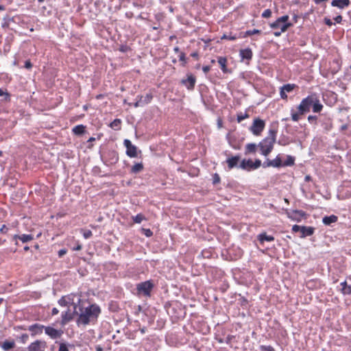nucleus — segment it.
Wrapping results in <instances>:
<instances>
[{
    "instance_id": "f257e3e1",
    "label": "nucleus",
    "mask_w": 351,
    "mask_h": 351,
    "mask_svg": "<svg viewBox=\"0 0 351 351\" xmlns=\"http://www.w3.org/2000/svg\"><path fill=\"white\" fill-rule=\"evenodd\" d=\"M313 107L314 112H319L323 108V105L320 103L318 97L315 94H312L303 99L298 106V111L291 110V119L293 121H298L301 115L310 111Z\"/></svg>"
},
{
    "instance_id": "f03ea898",
    "label": "nucleus",
    "mask_w": 351,
    "mask_h": 351,
    "mask_svg": "<svg viewBox=\"0 0 351 351\" xmlns=\"http://www.w3.org/2000/svg\"><path fill=\"white\" fill-rule=\"evenodd\" d=\"M99 313L100 308L95 304L82 308L80 309L77 322L79 324H88L90 322L96 319Z\"/></svg>"
},
{
    "instance_id": "7ed1b4c3",
    "label": "nucleus",
    "mask_w": 351,
    "mask_h": 351,
    "mask_svg": "<svg viewBox=\"0 0 351 351\" xmlns=\"http://www.w3.org/2000/svg\"><path fill=\"white\" fill-rule=\"evenodd\" d=\"M275 141V135L272 134L270 136L265 138L259 143L258 147H260L263 155L265 156H268L273 149Z\"/></svg>"
},
{
    "instance_id": "20e7f679",
    "label": "nucleus",
    "mask_w": 351,
    "mask_h": 351,
    "mask_svg": "<svg viewBox=\"0 0 351 351\" xmlns=\"http://www.w3.org/2000/svg\"><path fill=\"white\" fill-rule=\"evenodd\" d=\"M153 287L154 284L150 280L141 282L136 285L137 294L149 297Z\"/></svg>"
},
{
    "instance_id": "39448f33",
    "label": "nucleus",
    "mask_w": 351,
    "mask_h": 351,
    "mask_svg": "<svg viewBox=\"0 0 351 351\" xmlns=\"http://www.w3.org/2000/svg\"><path fill=\"white\" fill-rule=\"evenodd\" d=\"M288 19V15L282 16L278 18L274 23H271L270 26L272 29H281V32H286L287 29L291 26L290 23H287Z\"/></svg>"
},
{
    "instance_id": "423d86ee",
    "label": "nucleus",
    "mask_w": 351,
    "mask_h": 351,
    "mask_svg": "<svg viewBox=\"0 0 351 351\" xmlns=\"http://www.w3.org/2000/svg\"><path fill=\"white\" fill-rule=\"evenodd\" d=\"M265 128V122L259 119H255L251 127V131L254 135H259Z\"/></svg>"
},
{
    "instance_id": "0eeeda50",
    "label": "nucleus",
    "mask_w": 351,
    "mask_h": 351,
    "mask_svg": "<svg viewBox=\"0 0 351 351\" xmlns=\"http://www.w3.org/2000/svg\"><path fill=\"white\" fill-rule=\"evenodd\" d=\"M124 145L125 146L127 150L126 154L128 156L134 158L137 156V148L136 146L133 145L131 141L128 139H125L124 141Z\"/></svg>"
},
{
    "instance_id": "6e6552de",
    "label": "nucleus",
    "mask_w": 351,
    "mask_h": 351,
    "mask_svg": "<svg viewBox=\"0 0 351 351\" xmlns=\"http://www.w3.org/2000/svg\"><path fill=\"white\" fill-rule=\"evenodd\" d=\"M46 342L37 340L32 343L28 347L29 351H45Z\"/></svg>"
},
{
    "instance_id": "1a4fd4ad",
    "label": "nucleus",
    "mask_w": 351,
    "mask_h": 351,
    "mask_svg": "<svg viewBox=\"0 0 351 351\" xmlns=\"http://www.w3.org/2000/svg\"><path fill=\"white\" fill-rule=\"evenodd\" d=\"M64 298H66V303H67V305H71L73 307L74 312L77 313L76 308H77V303L80 302V298L79 296L71 294L67 296H64Z\"/></svg>"
},
{
    "instance_id": "9d476101",
    "label": "nucleus",
    "mask_w": 351,
    "mask_h": 351,
    "mask_svg": "<svg viewBox=\"0 0 351 351\" xmlns=\"http://www.w3.org/2000/svg\"><path fill=\"white\" fill-rule=\"evenodd\" d=\"M45 333L53 339L60 337L62 335V331L58 330L52 327H45Z\"/></svg>"
},
{
    "instance_id": "9b49d317",
    "label": "nucleus",
    "mask_w": 351,
    "mask_h": 351,
    "mask_svg": "<svg viewBox=\"0 0 351 351\" xmlns=\"http://www.w3.org/2000/svg\"><path fill=\"white\" fill-rule=\"evenodd\" d=\"M282 162L280 157L277 156L274 160L267 159L265 162H264L263 166L266 167H279L281 166Z\"/></svg>"
},
{
    "instance_id": "f8f14e48",
    "label": "nucleus",
    "mask_w": 351,
    "mask_h": 351,
    "mask_svg": "<svg viewBox=\"0 0 351 351\" xmlns=\"http://www.w3.org/2000/svg\"><path fill=\"white\" fill-rule=\"evenodd\" d=\"M182 83L185 85L189 89L194 87L195 83V78L192 75L188 76L186 79H183Z\"/></svg>"
},
{
    "instance_id": "ddd939ff",
    "label": "nucleus",
    "mask_w": 351,
    "mask_h": 351,
    "mask_svg": "<svg viewBox=\"0 0 351 351\" xmlns=\"http://www.w3.org/2000/svg\"><path fill=\"white\" fill-rule=\"evenodd\" d=\"M300 232V237L304 238L307 236H311L314 232V228L312 227L302 226Z\"/></svg>"
},
{
    "instance_id": "4468645a",
    "label": "nucleus",
    "mask_w": 351,
    "mask_h": 351,
    "mask_svg": "<svg viewBox=\"0 0 351 351\" xmlns=\"http://www.w3.org/2000/svg\"><path fill=\"white\" fill-rule=\"evenodd\" d=\"M239 167L243 169L248 171L254 169L253 161L252 160H243Z\"/></svg>"
},
{
    "instance_id": "2eb2a0df",
    "label": "nucleus",
    "mask_w": 351,
    "mask_h": 351,
    "mask_svg": "<svg viewBox=\"0 0 351 351\" xmlns=\"http://www.w3.org/2000/svg\"><path fill=\"white\" fill-rule=\"evenodd\" d=\"M73 313H75L74 311L71 312L70 310L62 311V323L63 324H64L66 322H68L69 320H71L73 318Z\"/></svg>"
},
{
    "instance_id": "dca6fc26",
    "label": "nucleus",
    "mask_w": 351,
    "mask_h": 351,
    "mask_svg": "<svg viewBox=\"0 0 351 351\" xmlns=\"http://www.w3.org/2000/svg\"><path fill=\"white\" fill-rule=\"evenodd\" d=\"M349 3V0H334L332 1L331 5L335 7L343 8L345 6H348Z\"/></svg>"
},
{
    "instance_id": "f3484780",
    "label": "nucleus",
    "mask_w": 351,
    "mask_h": 351,
    "mask_svg": "<svg viewBox=\"0 0 351 351\" xmlns=\"http://www.w3.org/2000/svg\"><path fill=\"white\" fill-rule=\"evenodd\" d=\"M240 160V157L238 156L230 158L227 160L228 167L232 169L237 166V164Z\"/></svg>"
},
{
    "instance_id": "a211bd4d",
    "label": "nucleus",
    "mask_w": 351,
    "mask_h": 351,
    "mask_svg": "<svg viewBox=\"0 0 351 351\" xmlns=\"http://www.w3.org/2000/svg\"><path fill=\"white\" fill-rule=\"evenodd\" d=\"M240 55L243 59L250 60L252 58V52L250 49H241L240 51Z\"/></svg>"
},
{
    "instance_id": "6ab92c4d",
    "label": "nucleus",
    "mask_w": 351,
    "mask_h": 351,
    "mask_svg": "<svg viewBox=\"0 0 351 351\" xmlns=\"http://www.w3.org/2000/svg\"><path fill=\"white\" fill-rule=\"evenodd\" d=\"M15 346V343L13 341H5L1 345V348L3 350L8 351L12 348H13Z\"/></svg>"
},
{
    "instance_id": "aec40b11",
    "label": "nucleus",
    "mask_w": 351,
    "mask_h": 351,
    "mask_svg": "<svg viewBox=\"0 0 351 351\" xmlns=\"http://www.w3.org/2000/svg\"><path fill=\"white\" fill-rule=\"evenodd\" d=\"M226 62H227V60H226V58H224V57H219L218 58V63L219 64V65L221 66V69H222V71L223 72H226V71H227Z\"/></svg>"
},
{
    "instance_id": "412c9836",
    "label": "nucleus",
    "mask_w": 351,
    "mask_h": 351,
    "mask_svg": "<svg viewBox=\"0 0 351 351\" xmlns=\"http://www.w3.org/2000/svg\"><path fill=\"white\" fill-rule=\"evenodd\" d=\"M259 241L263 243L265 241H271L274 240V238L271 236L267 235L265 233L261 234L258 236Z\"/></svg>"
},
{
    "instance_id": "4be33fe9",
    "label": "nucleus",
    "mask_w": 351,
    "mask_h": 351,
    "mask_svg": "<svg viewBox=\"0 0 351 351\" xmlns=\"http://www.w3.org/2000/svg\"><path fill=\"white\" fill-rule=\"evenodd\" d=\"M85 127L83 125H78L73 128V132L77 135L82 134L84 132Z\"/></svg>"
},
{
    "instance_id": "5701e85b",
    "label": "nucleus",
    "mask_w": 351,
    "mask_h": 351,
    "mask_svg": "<svg viewBox=\"0 0 351 351\" xmlns=\"http://www.w3.org/2000/svg\"><path fill=\"white\" fill-rule=\"evenodd\" d=\"M44 326L38 325V324H34L31 326H29V330L34 332V333L41 332L43 328H44Z\"/></svg>"
},
{
    "instance_id": "b1692460",
    "label": "nucleus",
    "mask_w": 351,
    "mask_h": 351,
    "mask_svg": "<svg viewBox=\"0 0 351 351\" xmlns=\"http://www.w3.org/2000/svg\"><path fill=\"white\" fill-rule=\"evenodd\" d=\"M150 99H151V97H149V95H147L145 101H143L142 98H141L138 101H137L136 103H134V106L136 108L142 106L145 104L148 103L150 101Z\"/></svg>"
},
{
    "instance_id": "393cba45",
    "label": "nucleus",
    "mask_w": 351,
    "mask_h": 351,
    "mask_svg": "<svg viewBox=\"0 0 351 351\" xmlns=\"http://www.w3.org/2000/svg\"><path fill=\"white\" fill-rule=\"evenodd\" d=\"M342 291L344 294H350L351 293V287L348 285L346 282H343L341 284Z\"/></svg>"
},
{
    "instance_id": "a878e982",
    "label": "nucleus",
    "mask_w": 351,
    "mask_h": 351,
    "mask_svg": "<svg viewBox=\"0 0 351 351\" xmlns=\"http://www.w3.org/2000/svg\"><path fill=\"white\" fill-rule=\"evenodd\" d=\"M256 145L255 143H249L246 145V152L247 153H253L256 151Z\"/></svg>"
},
{
    "instance_id": "bb28decb",
    "label": "nucleus",
    "mask_w": 351,
    "mask_h": 351,
    "mask_svg": "<svg viewBox=\"0 0 351 351\" xmlns=\"http://www.w3.org/2000/svg\"><path fill=\"white\" fill-rule=\"evenodd\" d=\"M143 169V166L142 163H137L134 165L132 168V171L133 173L140 172Z\"/></svg>"
},
{
    "instance_id": "cd10ccee",
    "label": "nucleus",
    "mask_w": 351,
    "mask_h": 351,
    "mask_svg": "<svg viewBox=\"0 0 351 351\" xmlns=\"http://www.w3.org/2000/svg\"><path fill=\"white\" fill-rule=\"evenodd\" d=\"M121 120L115 119L110 123V127L113 129L118 130L120 128Z\"/></svg>"
},
{
    "instance_id": "c85d7f7f",
    "label": "nucleus",
    "mask_w": 351,
    "mask_h": 351,
    "mask_svg": "<svg viewBox=\"0 0 351 351\" xmlns=\"http://www.w3.org/2000/svg\"><path fill=\"white\" fill-rule=\"evenodd\" d=\"M295 88V85L294 84H286V85H284L282 88L286 92V93H289L291 91H292Z\"/></svg>"
},
{
    "instance_id": "c756f323",
    "label": "nucleus",
    "mask_w": 351,
    "mask_h": 351,
    "mask_svg": "<svg viewBox=\"0 0 351 351\" xmlns=\"http://www.w3.org/2000/svg\"><path fill=\"white\" fill-rule=\"evenodd\" d=\"M19 239L23 242L26 243L27 241H29L32 239V236L29 234H23L19 237Z\"/></svg>"
},
{
    "instance_id": "7c9ffc66",
    "label": "nucleus",
    "mask_w": 351,
    "mask_h": 351,
    "mask_svg": "<svg viewBox=\"0 0 351 351\" xmlns=\"http://www.w3.org/2000/svg\"><path fill=\"white\" fill-rule=\"evenodd\" d=\"M261 31L258 29L248 30L245 32V36H252L255 34H260Z\"/></svg>"
},
{
    "instance_id": "2f4dec72",
    "label": "nucleus",
    "mask_w": 351,
    "mask_h": 351,
    "mask_svg": "<svg viewBox=\"0 0 351 351\" xmlns=\"http://www.w3.org/2000/svg\"><path fill=\"white\" fill-rule=\"evenodd\" d=\"M271 11L269 9L265 10L262 14V16L264 18H269L271 16Z\"/></svg>"
},
{
    "instance_id": "473e14b6",
    "label": "nucleus",
    "mask_w": 351,
    "mask_h": 351,
    "mask_svg": "<svg viewBox=\"0 0 351 351\" xmlns=\"http://www.w3.org/2000/svg\"><path fill=\"white\" fill-rule=\"evenodd\" d=\"M83 232V236L85 239H88L92 236V232L90 230H82Z\"/></svg>"
},
{
    "instance_id": "72a5a7b5",
    "label": "nucleus",
    "mask_w": 351,
    "mask_h": 351,
    "mask_svg": "<svg viewBox=\"0 0 351 351\" xmlns=\"http://www.w3.org/2000/svg\"><path fill=\"white\" fill-rule=\"evenodd\" d=\"M261 165V161L258 159H256L255 162H253L254 169H258Z\"/></svg>"
},
{
    "instance_id": "f704fd0d",
    "label": "nucleus",
    "mask_w": 351,
    "mask_h": 351,
    "mask_svg": "<svg viewBox=\"0 0 351 351\" xmlns=\"http://www.w3.org/2000/svg\"><path fill=\"white\" fill-rule=\"evenodd\" d=\"M247 117V114L241 113L240 114H239L237 116V119H238L239 122H241V121L244 120Z\"/></svg>"
},
{
    "instance_id": "c9c22d12",
    "label": "nucleus",
    "mask_w": 351,
    "mask_h": 351,
    "mask_svg": "<svg viewBox=\"0 0 351 351\" xmlns=\"http://www.w3.org/2000/svg\"><path fill=\"white\" fill-rule=\"evenodd\" d=\"M66 298H64V297H62L60 300H59V304L62 306H67V303H66Z\"/></svg>"
},
{
    "instance_id": "e433bc0d",
    "label": "nucleus",
    "mask_w": 351,
    "mask_h": 351,
    "mask_svg": "<svg viewBox=\"0 0 351 351\" xmlns=\"http://www.w3.org/2000/svg\"><path fill=\"white\" fill-rule=\"evenodd\" d=\"M142 231L146 235V237H150L152 234V232L149 229L143 228Z\"/></svg>"
},
{
    "instance_id": "4c0bfd02",
    "label": "nucleus",
    "mask_w": 351,
    "mask_h": 351,
    "mask_svg": "<svg viewBox=\"0 0 351 351\" xmlns=\"http://www.w3.org/2000/svg\"><path fill=\"white\" fill-rule=\"evenodd\" d=\"M58 351H69L66 346L64 343H61L60 345L59 350Z\"/></svg>"
},
{
    "instance_id": "58836bf2",
    "label": "nucleus",
    "mask_w": 351,
    "mask_h": 351,
    "mask_svg": "<svg viewBox=\"0 0 351 351\" xmlns=\"http://www.w3.org/2000/svg\"><path fill=\"white\" fill-rule=\"evenodd\" d=\"M301 228V226L294 225L292 228V230L295 232H298L300 231Z\"/></svg>"
},
{
    "instance_id": "ea45409f",
    "label": "nucleus",
    "mask_w": 351,
    "mask_h": 351,
    "mask_svg": "<svg viewBox=\"0 0 351 351\" xmlns=\"http://www.w3.org/2000/svg\"><path fill=\"white\" fill-rule=\"evenodd\" d=\"M219 180H220L219 176L217 174H215L214 178H213V183L217 184V183L219 182Z\"/></svg>"
},
{
    "instance_id": "a19ab883",
    "label": "nucleus",
    "mask_w": 351,
    "mask_h": 351,
    "mask_svg": "<svg viewBox=\"0 0 351 351\" xmlns=\"http://www.w3.org/2000/svg\"><path fill=\"white\" fill-rule=\"evenodd\" d=\"M293 162H294V160L291 156H289L288 160L286 162V165H291L293 164Z\"/></svg>"
},
{
    "instance_id": "79ce46f5",
    "label": "nucleus",
    "mask_w": 351,
    "mask_h": 351,
    "mask_svg": "<svg viewBox=\"0 0 351 351\" xmlns=\"http://www.w3.org/2000/svg\"><path fill=\"white\" fill-rule=\"evenodd\" d=\"M280 96L282 99H287V96L286 95V92L281 88L280 90Z\"/></svg>"
},
{
    "instance_id": "37998d69",
    "label": "nucleus",
    "mask_w": 351,
    "mask_h": 351,
    "mask_svg": "<svg viewBox=\"0 0 351 351\" xmlns=\"http://www.w3.org/2000/svg\"><path fill=\"white\" fill-rule=\"evenodd\" d=\"M337 217L335 216V215H331V216H325L322 218V219H324V220H326V219H337Z\"/></svg>"
},
{
    "instance_id": "c03bdc74",
    "label": "nucleus",
    "mask_w": 351,
    "mask_h": 351,
    "mask_svg": "<svg viewBox=\"0 0 351 351\" xmlns=\"http://www.w3.org/2000/svg\"><path fill=\"white\" fill-rule=\"evenodd\" d=\"M32 63L30 62V61H29V60H27V61L25 62V67L26 69H29L32 68Z\"/></svg>"
},
{
    "instance_id": "a18cd8bd",
    "label": "nucleus",
    "mask_w": 351,
    "mask_h": 351,
    "mask_svg": "<svg viewBox=\"0 0 351 351\" xmlns=\"http://www.w3.org/2000/svg\"><path fill=\"white\" fill-rule=\"evenodd\" d=\"M179 58H180V60L181 61H184L185 60V56H184V53L180 52L179 56H178Z\"/></svg>"
},
{
    "instance_id": "49530a36",
    "label": "nucleus",
    "mask_w": 351,
    "mask_h": 351,
    "mask_svg": "<svg viewBox=\"0 0 351 351\" xmlns=\"http://www.w3.org/2000/svg\"><path fill=\"white\" fill-rule=\"evenodd\" d=\"M325 23L326 25H328V26H331L332 25V22L331 21L330 19H325Z\"/></svg>"
},
{
    "instance_id": "de8ad7c7",
    "label": "nucleus",
    "mask_w": 351,
    "mask_h": 351,
    "mask_svg": "<svg viewBox=\"0 0 351 351\" xmlns=\"http://www.w3.org/2000/svg\"><path fill=\"white\" fill-rule=\"evenodd\" d=\"M202 70L205 73H206L207 72H208L210 71V66H203Z\"/></svg>"
},
{
    "instance_id": "09e8293b",
    "label": "nucleus",
    "mask_w": 351,
    "mask_h": 351,
    "mask_svg": "<svg viewBox=\"0 0 351 351\" xmlns=\"http://www.w3.org/2000/svg\"><path fill=\"white\" fill-rule=\"evenodd\" d=\"M341 20H342V17H341V16H340V15H339V16H336V17L335 18V21L337 23H340V22L341 21Z\"/></svg>"
},
{
    "instance_id": "8fccbe9b",
    "label": "nucleus",
    "mask_w": 351,
    "mask_h": 351,
    "mask_svg": "<svg viewBox=\"0 0 351 351\" xmlns=\"http://www.w3.org/2000/svg\"><path fill=\"white\" fill-rule=\"evenodd\" d=\"M308 120L309 121H313V120H316V117H315V116L310 115V116H308Z\"/></svg>"
},
{
    "instance_id": "3c124183",
    "label": "nucleus",
    "mask_w": 351,
    "mask_h": 351,
    "mask_svg": "<svg viewBox=\"0 0 351 351\" xmlns=\"http://www.w3.org/2000/svg\"><path fill=\"white\" fill-rule=\"evenodd\" d=\"M283 32H281V29H280V31H276L274 32V34L276 36H279Z\"/></svg>"
},
{
    "instance_id": "603ef678",
    "label": "nucleus",
    "mask_w": 351,
    "mask_h": 351,
    "mask_svg": "<svg viewBox=\"0 0 351 351\" xmlns=\"http://www.w3.org/2000/svg\"><path fill=\"white\" fill-rule=\"evenodd\" d=\"M6 95L8 96V93L5 91H3L2 89H0V96Z\"/></svg>"
},
{
    "instance_id": "864d4df0",
    "label": "nucleus",
    "mask_w": 351,
    "mask_h": 351,
    "mask_svg": "<svg viewBox=\"0 0 351 351\" xmlns=\"http://www.w3.org/2000/svg\"><path fill=\"white\" fill-rule=\"evenodd\" d=\"M58 312H59V311H58V310L56 308H53L52 309V314H53V315H56V314H58Z\"/></svg>"
},
{
    "instance_id": "5fc2aeb1",
    "label": "nucleus",
    "mask_w": 351,
    "mask_h": 351,
    "mask_svg": "<svg viewBox=\"0 0 351 351\" xmlns=\"http://www.w3.org/2000/svg\"><path fill=\"white\" fill-rule=\"evenodd\" d=\"M66 254V250H61L59 251V255L60 256L64 255V254Z\"/></svg>"
},
{
    "instance_id": "6e6d98bb",
    "label": "nucleus",
    "mask_w": 351,
    "mask_h": 351,
    "mask_svg": "<svg viewBox=\"0 0 351 351\" xmlns=\"http://www.w3.org/2000/svg\"><path fill=\"white\" fill-rule=\"evenodd\" d=\"M135 219H137V220H139V219H144V217H143L142 215H136Z\"/></svg>"
},
{
    "instance_id": "4d7b16f0",
    "label": "nucleus",
    "mask_w": 351,
    "mask_h": 351,
    "mask_svg": "<svg viewBox=\"0 0 351 351\" xmlns=\"http://www.w3.org/2000/svg\"><path fill=\"white\" fill-rule=\"evenodd\" d=\"M266 351H275L274 349L270 346L265 348Z\"/></svg>"
},
{
    "instance_id": "13d9d810",
    "label": "nucleus",
    "mask_w": 351,
    "mask_h": 351,
    "mask_svg": "<svg viewBox=\"0 0 351 351\" xmlns=\"http://www.w3.org/2000/svg\"><path fill=\"white\" fill-rule=\"evenodd\" d=\"M82 249L81 245H77L73 250H80Z\"/></svg>"
},
{
    "instance_id": "bf43d9fd",
    "label": "nucleus",
    "mask_w": 351,
    "mask_h": 351,
    "mask_svg": "<svg viewBox=\"0 0 351 351\" xmlns=\"http://www.w3.org/2000/svg\"><path fill=\"white\" fill-rule=\"evenodd\" d=\"M5 230H7V228H5V226H3L1 229H0V231L2 232H5Z\"/></svg>"
},
{
    "instance_id": "052dcab7",
    "label": "nucleus",
    "mask_w": 351,
    "mask_h": 351,
    "mask_svg": "<svg viewBox=\"0 0 351 351\" xmlns=\"http://www.w3.org/2000/svg\"><path fill=\"white\" fill-rule=\"evenodd\" d=\"M324 223L326 224V225H330L331 222H333L334 221H323Z\"/></svg>"
},
{
    "instance_id": "680f3d73",
    "label": "nucleus",
    "mask_w": 351,
    "mask_h": 351,
    "mask_svg": "<svg viewBox=\"0 0 351 351\" xmlns=\"http://www.w3.org/2000/svg\"><path fill=\"white\" fill-rule=\"evenodd\" d=\"M222 38H228V39H230V40H234L235 39L234 37H227L226 35H224Z\"/></svg>"
},
{
    "instance_id": "e2e57ef3",
    "label": "nucleus",
    "mask_w": 351,
    "mask_h": 351,
    "mask_svg": "<svg viewBox=\"0 0 351 351\" xmlns=\"http://www.w3.org/2000/svg\"><path fill=\"white\" fill-rule=\"evenodd\" d=\"M341 128L342 130H346L348 128V125H343L341 126Z\"/></svg>"
},
{
    "instance_id": "0e129e2a",
    "label": "nucleus",
    "mask_w": 351,
    "mask_h": 351,
    "mask_svg": "<svg viewBox=\"0 0 351 351\" xmlns=\"http://www.w3.org/2000/svg\"><path fill=\"white\" fill-rule=\"evenodd\" d=\"M191 56H192L193 57H197V53L195 52V53H193L191 54Z\"/></svg>"
},
{
    "instance_id": "69168bd1",
    "label": "nucleus",
    "mask_w": 351,
    "mask_h": 351,
    "mask_svg": "<svg viewBox=\"0 0 351 351\" xmlns=\"http://www.w3.org/2000/svg\"><path fill=\"white\" fill-rule=\"evenodd\" d=\"M305 180H307V181L309 180H310V176H306L305 177Z\"/></svg>"
},
{
    "instance_id": "338daca9",
    "label": "nucleus",
    "mask_w": 351,
    "mask_h": 351,
    "mask_svg": "<svg viewBox=\"0 0 351 351\" xmlns=\"http://www.w3.org/2000/svg\"><path fill=\"white\" fill-rule=\"evenodd\" d=\"M174 51H175L176 52H179V48H178V47H175V48H174Z\"/></svg>"
},
{
    "instance_id": "774afa93",
    "label": "nucleus",
    "mask_w": 351,
    "mask_h": 351,
    "mask_svg": "<svg viewBox=\"0 0 351 351\" xmlns=\"http://www.w3.org/2000/svg\"><path fill=\"white\" fill-rule=\"evenodd\" d=\"M93 141H95V138H93V137L90 138L88 140V141H90V142Z\"/></svg>"
}]
</instances>
